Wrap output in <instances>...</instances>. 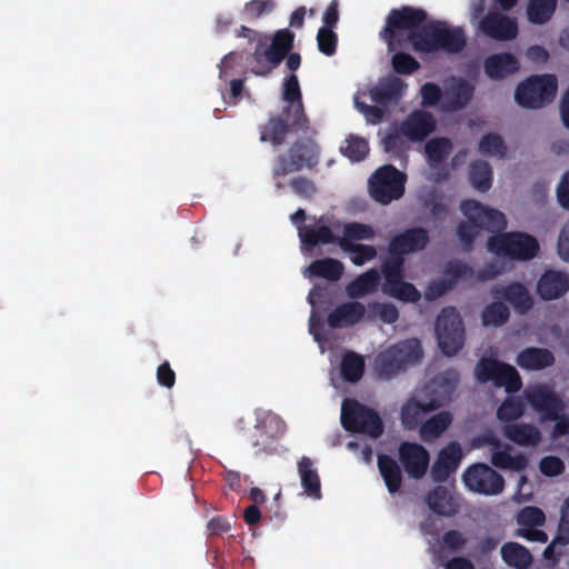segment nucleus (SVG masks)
Segmentation results:
<instances>
[{
	"mask_svg": "<svg viewBox=\"0 0 569 569\" xmlns=\"http://www.w3.org/2000/svg\"><path fill=\"white\" fill-rule=\"evenodd\" d=\"M458 373L447 370L436 376L430 385V398L419 400L418 397H410L401 407L400 420L405 429L416 430L423 423L428 413L440 409L448 402L458 383Z\"/></svg>",
	"mask_w": 569,
	"mask_h": 569,
	"instance_id": "f257e3e1",
	"label": "nucleus"
},
{
	"mask_svg": "<svg viewBox=\"0 0 569 569\" xmlns=\"http://www.w3.org/2000/svg\"><path fill=\"white\" fill-rule=\"evenodd\" d=\"M320 154V147L315 139L299 138L286 153L276 157L271 170L272 177L278 179L305 168L311 170L319 164Z\"/></svg>",
	"mask_w": 569,
	"mask_h": 569,
	"instance_id": "f03ea898",
	"label": "nucleus"
},
{
	"mask_svg": "<svg viewBox=\"0 0 569 569\" xmlns=\"http://www.w3.org/2000/svg\"><path fill=\"white\" fill-rule=\"evenodd\" d=\"M428 13L421 8L402 6L399 9H392L386 19V26L380 31V38L387 43L389 51H396L403 48L407 43L406 38L398 34V31H408V33L418 31L426 23Z\"/></svg>",
	"mask_w": 569,
	"mask_h": 569,
	"instance_id": "7ed1b4c3",
	"label": "nucleus"
},
{
	"mask_svg": "<svg viewBox=\"0 0 569 569\" xmlns=\"http://www.w3.org/2000/svg\"><path fill=\"white\" fill-rule=\"evenodd\" d=\"M340 420L343 429L352 433L367 435L373 439L383 433L379 413L356 399L343 400Z\"/></svg>",
	"mask_w": 569,
	"mask_h": 569,
	"instance_id": "20e7f679",
	"label": "nucleus"
},
{
	"mask_svg": "<svg viewBox=\"0 0 569 569\" xmlns=\"http://www.w3.org/2000/svg\"><path fill=\"white\" fill-rule=\"evenodd\" d=\"M558 89L555 74L530 76L515 91L516 102L527 109H539L553 101Z\"/></svg>",
	"mask_w": 569,
	"mask_h": 569,
	"instance_id": "39448f33",
	"label": "nucleus"
},
{
	"mask_svg": "<svg viewBox=\"0 0 569 569\" xmlns=\"http://www.w3.org/2000/svg\"><path fill=\"white\" fill-rule=\"evenodd\" d=\"M421 357L422 351L417 339L400 341L377 356L376 369L379 376L390 379L408 365L418 362Z\"/></svg>",
	"mask_w": 569,
	"mask_h": 569,
	"instance_id": "423d86ee",
	"label": "nucleus"
},
{
	"mask_svg": "<svg viewBox=\"0 0 569 569\" xmlns=\"http://www.w3.org/2000/svg\"><path fill=\"white\" fill-rule=\"evenodd\" d=\"M488 250L497 256L527 261L539 252L537 239L525 232H507L492 236L487 242Z\"/></svg>",
	"mask_w": 569,
	"mask_h": 569,
	"instance_id": "0eeeda50",
	"label": "nucleus"
},
{
	"mask_svg": "<svg viewBox=\"0 0 569 569\" xmlns=\"http://www.w3.org/2000/svg\"><path fill=\"white\" fill-rule=\"evenodd\" d=\"M406 181V173L392 164H385L370 177L369 193L377 202L389 204L403 196Z\"/></svg>",
	"mask_w": 569,
	"mask_h": 569,
	"instance_id": "6e6552de",
	"label": "nucleus"
},
{
	"mask_svg": "<svg viewBox=\"0 0 569 569\" xmlns=\"http://www.w3.org/2000/svg\"><path fill=\"white\" fill-rule=\"evenodd\" d=\"M435 331L438 345L446 356H455L463 347L465 327L455 307H446L436 319Z\"/></svg>",
	"mask_w": 569,
	"mask_h": 569,
	"instance_id": "1a4fd4ad",
	"label": "nucleus"
},
{
	"mask_svg": "<svg viewBox=\"0 0 569 569\" xmlns=\"http://www.w3.org/2000/svg\"><path fill=\"white\" fill-rule=\"evenodd\" d=\"M295 33L289 29L278 30L268 48L258 43L252 53L253 60L259 66L253 70L257 76H267L277 68L288 56L293 47Z\"/></svg>",
	"mask_w": 569,
	"mask_h": 569,
	"instance_id": "9d476101",
	"label": "nucleus"
},
{
	"mask_svg": "<svg viewBox=\"0 0 569 569\" xmlns=\"http://www.w3.org/2000/svg\"><path fill=\"white\" fill-rule=\"evenodd\" d=\"M286 432L284 421L277 415L263 412L257 417L250 443L256 455H273L278 451V440Z\"/></svg>",
	"mask_w": 569,
	"mask_h": 569,
	"instance_id": "9b49d317",
	"label": "nucleus"
},
{
	"mask_svg": "<svg viewBox=\"0 0 569 569\" xmlns=\"http://www.w3.org/2000/svg\"><path fill=\"white\" fill-rule=\"evenodd\" d=\"M479 382H492L496 387H503L508 393L517 392L522 387L518 371L510 365L491 358H482L475 369Z\"/></svg>",
	"mask_w": 569,
	"mask_h": 569,
	"instance_id": "f8f14e48",
	"label": "nucleus"
},
{
	"mask_svg": "<svg viewBox=\"0 0 569 569\" xmlns=\"http://www.w3.org/2000/svg\"><path fill=\"white\" fill-rule=\"evenodd\" d=\"M381 272L385 279L382 284L383 293L403 302L415 303L420 300V291L412 283L403 280L405 267H401L400 260L383 261Z\"/></svg>",
	"mask_w": 569,
	"mask_h": 569,
	"instance_id": "ddd939ff",
	"label": "nucleus"
},
{
	"mask_svg": "<svg viewBox=\"0 0 569 569\" xmlns=\"http://www.w3.org/2000/svg\"><path fill=\"white\" fill-rule=\"evenodd\" d=\"M430 241L429 231L422 227H411L396 233L388 243L389 258L398 259L405 267V256L425 250Z\"/></svg>",
	"mask_w": 569,
	"mask_h": 569,
	"instance_id": "4468645a",
	"label": "nucleus"
},
{
	"mask_svg": "<svg viewBox=\"0 0 569 569\" xmlns=\"http://www.w3.org/2000/svg\"><path fill=\"white\" fill-rule=\"evenodd\" d=\"M466 487L473 492L495 496L505 488L503 477L486 463H475L462 475Z\"/></svg>",
	"mask_w": 569,
	"mask_h": 569,
	"instance_id": "2eb2a0df",
	"label": "nucleus"
},
{
	"mask_svg": "<svg viewBox=\"0 0 569 569\" xmlns=\"http://www.w3.org/2000/svg\"><path fill=\"white\" fill-rule=\"evenodd\" d=\"M292 114L291 112L284 114V110L282 109L279 114L270 117L264 124L259 127V140L261 142H269L273 147H279L284 143L289 132H308L310 122L295 124Z\"/></svg>",
	"mask_w": 569,
	"mask_h": 569,
	"instance_id": "dca6fc26",
	"label": "nucleus"
},
{
	"mask_svg": "<svg viewBox=\"0 0 569 569\" xmlns=\"http://www.w3.org/2000/svg\"><path fill=\"white\" fill-rule=\"evenodd\" d=\"M527 402L543 420H556L563 410L562 400L546 385L528 387L523 391Z\"/></svg>",
	"mask_w": 569,
	"mask_h": 569,
	"instance_id": "f3484780",
	"label": "nucleus"
},
{
	"mask_svg": "<svg viewBox=\"0 0 569 569\" xmlns=\"http://www.w3.org/2000/svg\"><path fill=\"white\" fill-rule=\"evenodd\" d=\"M460 209L468 220L478 226L479 229L499 232L507 227L506 216L501 211L485 207L477 200L462 201Z\"/></svg>",
	"mask_w": 569,
	"mask_h": 569,
	"instance_id": "a211bd4d",
	"label": "nucleus"
},
{
	"mask_svg": "<svg viewBox=\"0 0 569 569\" xmlns=\"http://www.w3.org/2000/svg\"><path fill=\"white\" fill-rule=\"evenodd\" d=\"M399 460L410 478L421 479L429 467L428 450L416 442L403 441L399 446Z\"/></svg>",
	"mask_w": 569,
	"mask_h": 569,
	"instance_id": "6ab92c4d",
	"label": "nucleus"
},
{
	"mask_svg": "<svg viewBox=\"0 0 569 569\" xmlns=\"http://www.w3.org/2000/svg\"><path fill=\"white\" fill-rule=\"evenodd\" d=\"M491 295L497 300L509 302L518 315H527L533 308V298L529 290L520 282L507 286L495 284Z\"/></svg>",
	"mask_w": 569,
	"mask_h": 569,
	"instance_id": "aec40b11",
	"label": "nucleus"
},
{
	"mask_svg": "<svg viewBox=\"0 0 569 569\" xmlns=\"http://www.w3.org/2000/svg\"><path fill=\"white\" fill-rule=\"evenodd\" d=\"M479 29L487 37L498 41L513 40L518 36V24L512 18L499 12H489L479 22Z\"/></svg>",
	"mask_w": 569,
	"mask_h": 569,
	"instance_id": "412c9836",
	"label": "nucleus"
},
{
	"mask_svg": "<svg viewBox=\"0 0 569 569\" xmlns=\"http://www.w3.org/2000/svg\"><path fill=\"white\" fill-rule=\"evenodd\" d=\"M436 130L435 117L425 110L412 111L400 126L401 133L410 141H423Z\"/></svg>",
	"mask_w": 569,
	"mask_h": 569,
	"instance_id": "4be33fe9",
	"label": "nucleus"
},
{
	"mask_svg": "<svg viewBox=\"0 0 569 569\" xmlns=\"http://www.w3.org/2000/svg\"><path fill=\"white\" fill-rule=\"evenodd\" d=\"M569 291V276L558 270H546L537 282V293L545 301L563 297Z\"/></svg>",
	"mask_w": 569,
	"mask_h": 569,
	"instance_id": "5701e85b",
	"label": "nucleus"
},
{
	"mask_svg": "<svg viewBox=\"0 0 569 569\" xmlns=\"http://www.w3.org/2000/svg\"><path fill=\"white\" fill-rule=\"evenodd\" d=\"M462 458V450L458 442H451L440 450L437 460L431 467V477L436 482L446 481L456 472Z\"/></svg>",
	"mask_w": 569,
	"mask_h": 569,
	"instance_id": "b1692460",
	"label": "nucleus"
},
{
	"mask_svg": "<svg viewBox=\"0 0 569 569\" xmlns=\"http://www.w3.org/2000/svg\"><path fill=\"white\" fill-rule=\"evenodd\" d=\"M520 69L519 60L510 52H499L488 56L483 61V71L491 80L506 79Z\"/></svg>",
	"mask_w": 569,
	"mask_h": 569,
	"instance_id": "393cba45",
	"label": "nucleus"
},
{
	"mask_svg": "<svg viewBox=\"0 0 569 569\" xmlns=\"http://www.w3.org/2000/svg\"><path fill=\"white\" fill-rule=\"evenodd\" d=\"M282 99L288 103V106L282 108L284 110V114L288 112L293 113L292 117L295 118V124L308 122V117L305 113L302 103L299 80L295 73H291L283 80Z\"/></svg>",
	"mask_w": 569,
	"mask_h": 569,
	"instance_id": "a878e982",
	"label": "nucleus"
},
{
	"mask_svg": "<svg viewBox=\"0 0 569 569\" xmlns=\"http://www.w3.org/2000/svg\"><path fill=\"white\" fill-rule=\"evenodd\" d=\"M321 217L315 224L298 226V236L302 244L310 250L320 244H339V237L333 233L331 228L322 223Z\"/></svg>",
	"mask_w": 569,
	"mask_h": 569,
	"instance_id": "bb28decb",
	"label": "nucleus"
},
{
	"mask_svg": "<svg viewBox=\"0 0 569 569\" xmlns=\"http://www.w3.org/2000/svg\"><path fill=\"white\" fill-rule=\"evenodd\" d=\"M365 315L366 308L361 302H343L328 315L327 323L332 329L351 327L360 322Z\"/></svg>",
	"mask_w": 569,
	"mask_h": 569,
	"instance_id": "cd10ccee",
	"label": "nucleus"
},
{
	"mask_svg": "<svg viewBox=\"0 0 569 569\" xmlns=\"http://www.w3.org/2000/svg\"><path fill=\"white\" fill-rule=\"evenodd\" d=\"M438 51L447 53H459L467 44L465 30L461 27H447L445 21H438Z\"/></svg>",
	"mask_w": 569,
	"mask_h": 569,
	"instance_id": "c85d7f7f",
	"label": "nucleus"
},
{
	"mask_svg": "<svg viewBox=\"0 0 569 569\" xmlns=\"http://www.w3.org/2000/svg\"><path fill=\"white\" fill-rule=\"evenodd\" d=\"M475 88L465 79L456 81L445 93L442 109L447 112L462 110L468 106Z\"/></svg>",
	"mask_w": 569,
	"mask_h": 569,
	"instance_id": "c756f323",
	"label": "nucleus"
},
{
	"mask_svg": "<svg viewBox=\"0 0 569 569\" xmlns=\"http://www.w3.org/2000/svg\"><path fill=\"white\" fill-rule=\"evenodd\" d=\"M438 21L422 24L418 31L408 33L406 37L407 43H410L412 49L419 53H433L438 51Z\"/></svg>",
	"mask_w": 569,
	"mask_h": 569,
	"instance_id": "7c9ffc66",
	"label": "nucleus"
},
{
	"mask_svg": "<svg viewBox=\"0 0 569 569\" xmlns=\"http://www.w3.org/2000/svg\"><path fill=\"white\" fill-rule=\"evenodd\" d=\"M426 502L433 513L445 517L457 515L460 508L451 492L443 486H437L429 491Z\"/></svg>",
	"mask_w": 569,
	"mask_h": 569,
	"instance_id": "2f4dec72",
	"label": "nucleus"
},
{
	"mask_svg": "<svg viewBox=\"0 0 569 569\" xmlns=\"http://www.w3.org/2000/svg\"><path fill=\"white\" fill-rule=\"evenodd\" d=\"M555 363L553 353L546 348L528 347L517 356V365L525 370L538 371Z\"/></svg>",
	"mask_w": 569,
	"mask_h": 569,
	"instance_id": "473e14b6",
	"label": "nucleus"
},
{
	"mask_svg": "<svg viewBox=\"0 0 569 569\" xmlns=\"http://www.w3.org/2000/svg\"><path fill=\"white\" fill-rule=\"evenodd\" d=\"M406 84L398 77H390L370 90L371 100L380 106L398 102Z\"/></svg>",
	"mask_w": 569,
	"mask_h": 569,
	"instance_id": "72a5a7b5",
	"label": "nucleus"
},
{
	"mask_svg": "<svg viewBox=\"0 0 569 569\" xmlns=\"http://www.w3.org/2000/svg\"><path fill=\"white\" fill-rule=\"evenodd\" d=\"M502 433L519 446H537L541 440L540 431L530 423H507L502 427Z\"/></svg>",
	"mask_w": 569,
	"mask_h": 569,
	"instance_id": "f704fd0d",
	"label": "nucleus"
},
{
	"mask_svg": "<svg viewBox=\"0 0 569 569\" xmlns=\"http://www.w3.org/2000/svg\"><path fill=\"white\" fill-rule=\"evenodd\" d=\"M298 473L305 493L312 499L321 498V483L317 469L309 457L303 456L298 461Z\"/></svg>",
	"mask_w": 569,
	"mask_h": 569,
	"instance_id": "c9c22d12",
	"label": "nucleus"
},
{
	"mask_svg": "<svg viewBox=\"0 0 569 569\" xmlns=\"http://www.w3.org/2000/svg\"><path fill=\"white\" fill-rule=\"evenodd\" d=\"M453 416L450 411L435 413L420 426L419 436L426 442L433 441L451 426Z\"/></svg>",
	"mask_w": 569,
	"mask_h": 569,
	"instance_id": "e433bc0d",
	"label": "nucleus"
},
{
	"mask_svg": "<svg viewBox=\"0 0 569 569\" xmlns=\"http://www.w3.org/2000/svg\"><path fill=\"white\" fill-rule=\"evenodd\" d=\"M380 284V273L372 268L356 277L348 283L346 290L350 298H361L377 291Z\"/></svg>",
	"mask_w": 569,
	"mask_h": 569,
	"instance_id": "4c0bfd02",
	"label": "nucleus"
},
{
	"mask_svg": "<svg viewBox=\"0 0 569 569\" xmlns=\"http://www.w3.org/2000/svg\"><path fill=\"white\" fill-rule=\"evenodd\" d=\"M378 468L388 491L393 495L402 486V472L398 462L388 455L378 456Z\"/></svg>",
	"mask_w": 569,
	"mask_h": 569,
	"instance_id": "58836bf2",
	"label": "nucleus"
},
{
	"mask_svg": "<svg viewBox=\"0 0 569 569\" xmlns=\"http://www.w3.org/2000/svg\"><path fill=\"white\" fill-rule=\"evenodd\" d=\"M500 552L505 563L516 569H527L532 562L530 551L519 542H506Z\"/></svg>",
	"mask_w": 569,
	"mask_h": 569,
	"instance_id": "ea45409f",
	"label": "nucleus"
},
{
	"mask_svg": "<svg viewBox=\"0 0 569 569\" xmlns=\"http://www.w3.org/2000/svg\"><path fill=\"white\" fill-rule=\"evenodd\" d=\"M345 267L341 261L333 258H325L312 261L308 271L311 276L338 281L343 274Z\"/></svg>",
	"mask_w": 569,
	"mask_h": 569,
	"instance_id": "a19ab883",
	"label": "nucleus"
},
{
	"mask_svg": "<svg viewBox=\"0 0 569 569\" xmlns=\"http://www.w3.org/2000/svg\"><path fill=\"white\" fill-rule=\"evenodd\" d=\"M469 181L476 190L480 192L488 191L492 186V170L490 164L483 160H477L470 163Z\"/></svg>",
	"mask_w": 569,
	"mask_h": 569,
	"instance_id": "79ce46f5",
	"label": "nucleus"
},
{
	"mask_svg": "<svg viewBox=\"0 0 569 569\" xmlns=\"http://www.w3.org/2000/svg\"><path fill=\"white\" fill-rule=\"evenodd\" d=\"M363 372L365 359L353 351H347L340 363V373L343 380L352 383L358 382Z\"/></svg>",
	"mask_w": 569,
	"mask_h": 569,
	"instance_id": "37998d69",
	"label": "nucleus"
},
{
	"mask_svg": "<svg viewBox=\"0 0 569 569\" xmlns=\"http://www.w3.org/2000/svg\"><path fill=\"white\" fill-rule=\"evenodd\" d=\"M509 446H505V450L500 448L493 449L491 453V463L500 469L522 471L528 465V460L523 455L511 456Z\"/></svg>",
	"mask_w": 569,
	"mask_h": 569,
	"instance_id": "c03bdc74",
	"label": "nucleus"
},
{
	"mask_svg": "<svg viewBox=\"0 0 569 569\" xmlns=\"http://www.w3.org/2000/svg\"><path fill=\"white\" fill-rule=\"evenodd\" d=\"M557 9V0H530L527 7V16L530 22L543 24L548 22Z\"/></svg>",
	"mask_w": 569,
	"mask_h": 569,
	"instance_id": "a18cd8bd",
	"label": "nucleus"
},
{
	"mask_svg": "<svg viewBox=\"0 0 569 569\" xmlns=\"http://www.w3.org/2000/svg\"><path fill=\"white\" fill-rule=\"evenodd\" d=\"M375 237V230L371 226L361 222L346 223L342 237L339 238V247L345 248L348 244H355L353 241L369 240Z\"/></svg>",
	"mask_w": 569,
	"mask_h": 569,
	"instance_id": "49530a36",
	"label": "nucleus"
},
{
	"mask_svg": "<svg viewBox=\"0 0 569 569\" xmlns=\"http://www.w3.org/2000/svg\"><path fill=\"white\" fill-rule=\"evenodd\" d=\"M509 318V308L501 301L489 303L481 312V320L485 326L501 327Z\"/></svg>",
	"mask_w": 569,
	"mask_h": 569,
	"instance_id": "de8ad7c7",
	"label": "nucleus"
},
{
	"mask_svg": "<svg viewBox=\"0 0 569 569\" xmlns=\"http://www.w3.org/2000/svg\"><path fill=\"white\" fill-rule=\"evenodd\" d=\"M525 413V403L517 397L506 398L497 409V418L502 422H512Z\"/></svg>",
	"mask_w": 569,
	"mask_h": 569,
	"instance_id": "09e8293b",
	"label": "nucleus"
},
{
	"mask_svg": "<svg viewBox=\"0 0 569 569\" xmlns=\"http://www.w3.org/2000/svg\"><path fill=\"white\" fill-rule=\"evenodd\" d=\"M425 149L430 162L440 163L449 157L452 143L448 138H433L426 143Z\"/></svg>",
	"mask_w": 569,
	"mask_h": 569,
	"instance_id": "8fccbe9b",
	"label": "nucleus"
},
{
	"mask_svg": "<svg viewBox=\"0 0 569 569\" xmlns=\"http://www.w3.org/2000/svg\"><path fill=\"white\" fill-rule=\"evenodd\" d=\"M516 521L520 528L542 527L546 522V515L539 507L526 506L518 511Z\"/></svg>",
	"mask_w": 569,
	"mask_h": 569,
	"instance_id": "3c124183",
	"label": "nucleus"
},
{
	"mask_svg": "<svg viewBox=\"0 0 569 569\" xmlns=\"http://www.w3.org/2000/svg\"><path fill=\"white\" fill-rule=\"evenodd\" d=\"M479 152L487 157L498 156L499 158H505L507 147L499 134L487 133L479 142Z\"/></svg>",
	"mask_w": 569,
	"mask_h": 569,
	"instance_id": "603ef678",
	"label": "nucleus"
},
{
	"mask_svg": "<svg viewBox=\"0 0 569 569\" xmlns=\"http://www.w3.org/2000/svg\"><path fill=\"white\" fill-rule=\"evenodd\" d=\"M341 152L351 161H361L369 153V144L366 139L350 136L346 140V146L341 147Z\"/></svg>",
	"mask_w": 569,
	"mask_h": 569,
	"instance_id": "864d4df0",
	"label": "nucleus"
},
{
	"mask_svg": "<svg viewBox=\"0 0 569 569\" xmlns=\"http://www.w3.org/2000/svg\"><path fill=\"white\" fill-rule=\"evenodd\" d=\"M473 277V269L466 262L453 260L448 262L445 269V279L452 281V288L460 279H470Z\"/></svg>",
	"mask_w": 569,
	"mask_h": 569,
	"instance_id": "5fc2aeb1",
	"label": "nucleus"
},
{
	"mask_svg": "<svg viewBox=\"0 0 569 569\" xmlns=\"http://www.w3.org/2000/svg\"><path fill=\"white\" fill-rule=\"evenodd\" d=\"M341 249L352 254L351 261L356 266H362L377 257V249L371 244H348Z\"/></svg>",
	"mask_w": 569,
	"mask_h": 569,
	"instance_id": "6e6d98bb",
	"label": "nucleus"
},
{
	"mask_svg": "<svg viewBox=\"0 0 569 569\" xmlns=\"http://www.w3.org/2000/svg\"><path fill=\"white\" fill-rule=\"evenodd\" d=\"M392 69L398 74L409 76L420 68V63L412 56L405 52H396L391 59Z\"/></svg>",
	"mask_w": 569,
	"mask_h": 569,
	"instance_id": "4d7b16f0",
	"label": "nucleus"
},
{
	"mask_svg": "<svg viewBox=\"0 0 569 569\" xmlns=\"http://www.w3.org/2000/svg\"><path fill=\"white\" fill-rule=\"evenodd\" d=\"M318 50L325 56L331 57L337 51L338 36L329 28H319L317 33Z\"/></svg>",
	"mask_w": 569,
	"mask_h": 569,
	"instance_id": "13d9d810",
	"label": "nucleus"
},
{
	"mask_svg": "<svg viewBox=\"0 0 569 569\" xmlns=\"http://www.w3.org/2000/svg\"><path fill=\"white\" fill-rule=\"evenodd\" d=\"M370 313L378 317L383 323L392 325L399 318V311L392 303L372 302L369 305Z\"/></svg>",
	"mask_w": 569,
	"mask_h": 569,
	"instance_id": "bf43d9fd",
	"label": "nucleus"
},
{
	"mask_svg": "<svg viewBox=\"0 0 569 569\" xmlns=\"http://www.w3.org/2000/svg\"><path fill=\"white\" fill-rule=\"evenodd\" d=\"M289 187L300 198L310 199L317 193V187L311 179L299 176L289 181Z\"/></svg>",
	"mask_w": 569,
	"mask_h": 569,
	"instance_id": "052dcab7",
	"label": "nucleus"
},
{
	"mask_svg": "<svg viewBox=\"0 0 569 569\" xmlns=\"http://www.w3.org/2000/svg\"><path fill=\"white\" fill-rule=\"evenodd\" d=\"M274 9L273 0H251L244 6V14L249 19H258Z\"/></svg>",
	"mask_w": 569,
	"mask_h": 569,
	"instance_id": "680f3d73",
	"label": "nucleus"
},
{
	"mask_svg": "<svg viewBox=\"0 0 569 569\" xmlns=\"http://www.w3.org/2000/svg\"><path fill=\"white\" fill-rule=\"evenodd\" d=\"M539 469L547 477H557L565 471V463L556 456H547L540 460Z\"/></svg>",
	"mask_w": 569,
	"mask_h": 569,
	"instance_id": "e2e57ef3",
	"label": "nucleus"
},
{
	"mask_svg": "<svg viewBox=\"0 0 569 569\" xmlns=\"http://www.w3.org/2000/svg\"><path fill=\"white\" fill-rule=\"evenodd\" d=\"M451 289L452 281H447L445 278L433 280L428 284L427 289L425 290V298L428 301H433L446 295Z\"/></svg>",
	"mask_w": 569,
	"mask_h": 569,
	"instance_id": "0e129e2a",
	"label": "nucleus"
},
{
	"mask_svg": "<svg viewBox=\"0 0 569 569\" xmlns=\"http://www.w3.org/2000/svg\"><path fill=\"white\" fill-rule=\"evenodd\" d=\"M422 103L425 106H436L442 97L440 87L433 82H426L420 90Z\"/></svg>",
	"mask_w": 569,
	"mask_h": 569,
	"instance_id": "69168bd1",
	"label": "nucleus"
},
{
	"mask_svg": "<svg viewBox=\"0 0 569 569\" xmlns=\"http://www.w3.org/2000/svg\"><path fill=\"white\" fill-rule=\"evenodd\" d=\"M242 56L239 52L231 51L226 54L219 63V78L227 80L229 74H233L232 70L236 64L241 62Z\"/></svg>",
	"mask_w": 569,
	"mask_h": 569,
	"instance_id": "338daca9",
	"label": "nucleus"
},
{
	"mask_svg": "<svg viewBox=\"0 0 569 569\" xmlns=\"http://www.w3.org/2000/svg\"><path fill=\"white\" fill-rule=\"evenodd\" d=\"M479 227L473 222H460L457 227V237L459 241L466 246L470 247L478 234Z\"/></svg>",
	"mask_w": 569,
	"mask_h": 569,
	"instance_id": "774afa93",
	"label": "nucleus"
}]
</instances>
